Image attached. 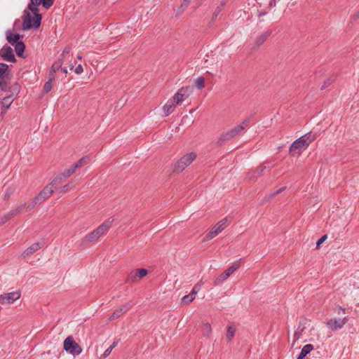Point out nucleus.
Segmentation results:
<instances>
[{
  "mask_svg": "<svg viewBox=\"0 0 359 359\" xmlns=\"http://www.w3.org/2000/svg\"><path fill=\"white\" fill-rule=\"evenodd\" d=\"M113 221L114 219L112 218L108 219L102 224H101L97 229L85 236L81 240V245H88L89 243L98 240L101 236L106 234L109 228L111 226Z\"/></svg>",
  "mask_w": 359,
  "mask_h": 359,
  "instance_id": "f257e3e1",
  "label": "nucleus"
},
{
  "mask_svg": "<svg viewBox=\"0 0 359 359\" xmlns=\"http://www.w3.org/2000/svg\"><path fill=\"white\" fill-rule=\"evenodd\" d=\"M250 124V118H248L243 121L239 125L236 126L231 130L223 133L217 142H215V144L217 147L222 146L226 142H228L231 140H232L233 137H235L236 135L241 133L246 128L249 126Z\"/></svg>",
  "mask_w": 359,
  "mask_h": 359,
  "instance_id": "f03ea898",
  "label": "nucleus"
},
{
  "mask_svg": "<svg viewBox=\"0 0 359 359\" xmlns=\"http://www.w3.org/2000/svg\"><path fill=\"white\" fill-rule=\"evenodd\" d=\"M63 348L65 351L73 355H79L82 352L81 347L74 341L72 336H69L65 339Z\"/></svg>",
  "mask_w": 359,
  "mask_h": 359,
  "instance_id": "7ed1b4c3",
  "label": "nucleus"
},
{
  "mask_svg": "<svg viewBox=\"0 0 359 359\" xmlns=\"http://www.w3.org/2000/svg\"><path fill=\"white\" fill-rule=\"evenodd\" d=\"M308 147L309 144L306 142V140H304V137L301 136L300 137L294 140L290 145L289 149V153L291 155H294L296 154L299 155Z\"/></svg>",
  "mask_w": 359,
  "mask_h": 359,
  "instance_id": "20e7f679",
  "label": "nucleus"
},
{
  "mask_svg": "<svg viewBox=\"0 0 359 359\" xmlns=\"http://www.w3.org/2000/svg\"><path fill=\"white\" fill-rule=\"evenodd\" d=\"M194 152H190L184 155L175 165V170L182 171L189 165L196 158Z\"/></svg>",
  "mask_w": 359,
  "mask_h": 359,
  "instance_id": "39448f33",
  "label": "nucleus"
},
{
  "mask_svg": "<svg viewBox=\"0 0 359 359\" xmlns=\"http://www.w3.org/2000/svg\"><path fill=\"white\" fill-rule=\"evenodd\" d=\"M227 226L226 219H223L218 222L212 229L205 235L204 241H209L217 236Z\"/></svg>",
  "mask_w": 359,
  "mask_h": 359,
  "instance_id": "423d86ee",
  "label": "nucleus"
},
{
  "mask_svg": "<svg viewBox=\"0 0 359 359\" xmlns=\"http://www.w3.org/2000/svg\"><path fill=\"white\" fill-rule=\"evenodd\" d=\"M22 27L23 30H29L31 29H37L40 26H37L35 24V17H32L30 13L27 10L23 11L22 15Z\"/></svg>",
  "mask_w": 359,
  "mask_h": 359,
  "instance_id": "0eeeda50",
  "label": "nucleus"
},
{
  "mask_svg": "<svg viewBox=\"0 0 359 359\" xmlns=\"http://www.w3.org/2000/svg\"><path fill=\"white\" fill-rule=\"evenodd\" d=\"M240 266L239 263H236L233 265L226 269L222 273H221L215 280L214 285L217 286L221 283L226 280L235 271H236Z\"/></svg>",
  "mask_w": 359,
  "mask_h": 359,
  "instance_id": "6e6552de",
  "label": "nucleus"
},
{
  "mask_svg": "<svg viewBox=\"0 0 359 359\" xmlns=\"http://www.w3.org/2000/svg\"><path fill=\"white\" fill-rule=\"evenodd\" d=\"M148 273L146 269H138L132 271L127 276L126 282L127 283H135L144 277Z\"/></svg>",
  "mask_w": 359,
  "mask_h": 359,
  "instance_id": "1a4fd4ad",
  "label": "nucleus"
},
{
  "mask_svg": "<svg viewBox=\"0 0 359 359\" xmlns=\"http://www.w3.org/2000/svg\"><path fill=\"white\" fill-rule=\"evenodd\" d=\"M348 321V318L346 316L339 319L332 318L327 322V327L332 331H337L341 330Z\"/></svg>",
  "mask_w": 359,
  "mask_h": 359,
  "instance_id": "9d476101",
  "label": "nucleus"
},
{
  "mask_svg": "<svg viewBox=\"0 0 359 359\" xmlns=\"http://www.w3.org/2000/svg\"><path fill=\"white\" fill-rule=\"evenodd\" d=\"M273 167V165L266 166L264 164H260L255 169L249 171L247 173L246 178L248 180L256 179L260 176H262L265 170H271Z\"/></svg>",
  "mask_w": 359,
  "mask_h": 359,
  "instance_id": "9b49d317",
  "label": "nucleus"
},
{
  "mask_svg": "<svg viewBox=\"0 0 359 359\" xmlns=\"http://www.w3.org/2000/svg\"><path fill=\"white\" fill-rule=\"evenodd\" d=\"M20 296L21 294L20 291L5 293L0 295V304H12L17 299H20Z\"/></svg>",
  "mask_w": 359,
  "mask_h": 359,
  "instance_id": "f8f14e48",
  "label": "nucleus"
},
{
  "mask_svg": "<svg viewBox=\"0 0 359 359\" xmlns=\"http://www.w3.org/2000/svg\"><path fill=\"white\" fill-rule=\"evenodd\" d=\"M0 57L8 62L16 61L12 48L8 45H4L0 50Z\"/></svg>",
  "mask_w": 359,
  "mask_h": 359,
  "instance_id": "ddd939ff",
  "label": "nucleus"
},
{
  "mask_svg": "<svg viewBox=\"0 0 359 359\" xmlns=\"http://www.w3.org/2000/svg\"><path fill=\"white\" fill-rule=\"evenodd\" d=\"M53 192L54 191L52 189V186L48 184L39 193L36 197L37 201H39V202L42 203L48 199L53 194Z\"/></svg>",
  "mask_w": 359,
  "mask_h": 359,
  "instance_id": "4468645a",
  "label": "nucleus"
},
{
  "mask_svg": "<svg viewBox=\"0 0 359 359\" xmlns=\"http://www.w3.org/2000/svg\"><path fill=\"white\" fill-rule=\"evenodd\" d=\"M133 306V304L132 302H128L127 304L123 305L121 307H120L118 309H116L113 313L109 317V320H114L116 318H119L121 316L123 313H126L128 311H129L132 306Z\"/></svg>",
  "mask_w": 359,
  "mask_h": 359,
  "instance_id": "2eb2a0df",
  "label": "nucleus"
},
{
  "mask_svg": "<svg viewBox=\"0 0 359 359\" xmlns=\"http://www.w3.org/2000/svg\"><path fill=\"white\" fill-rule=\"evenodd\" d=\"M39 6V4H29L27 6V11L30 13H32L34 15V17H35V24L37 26H40L42 20V15L39 13V8L37 6Z\"/></svg>",
  "mask_w": 359,
  "mask_h": 359,
  "instance_id": "dca6fc26",
  "label": "nucleus"
},
{
  "mask_svg": "<svg viewBox=\"0 0 359 359\" xmlns=\"http://www.w3.org/2000/svg\"><path fill=\"white\" fill-rule=\"evenodd\" d=\"M187 89L185 88H181L173 96L172 101L177 104H181L184 102L186 98L188 97L189 93H187Z\"/></svg>",
  "mask_w": 359,
  "mask_h": 359,
  "instance_id": "f3484780",
  "label": "nucleus"
},
{
  "mask_svg": "<svg viewBox=\"0 0 359 359\" xmlns=\"http://www.w3.org/2000/svg\"><path fill=\"white\" fill-rule=\"evenodd\" d=\"M228 1L229 0H218L217 5L212 13V16L211 19L212 22H214L215 21L217 16L219 15L222 10L224 8V6L226 5Z\"/></svg>",
  "mask_w": 359,
  "mask_h": 359,
  "instance_id": "a211bd4d",
  "label": "nucleus"
},
{
  "mask_svg": "<svg viewBox=\"0 0 359 359\" xmlns=\"http://www.w3.org/2000/svg\"><path fill=\"white\" fill-rule=\"evenodd\" d=\"M6 40L11 45H14L18 42H20V39L22 37L20 34H13L11 30H8L6 33Z\"/></svg>",
  "mask_w": 359,
  "mask_h": 359,
  "instance_id": "6ab92c4d",
  "label": "nucleus"
},
{
  "mask_svg": "<svg viewBox=\"0 0 359 359\" xmlns=\"http://www.w3.org/2000/svg\"><path fill=\"white\" fill-rule=\"evenodd\" d=\"M15 97L13 94H11L6 97H5L1 102L2 104V109H1V113L5 114L6 113L8 109L10 108L11 104L14 101Z\"/></svg>",
  "mask_w": 359,
  "mask_h": 359,
  "instance_id": "aec40b11",
  "label": "nucleus"
},
{
  "mask_svg": "<svg viewBox=\"0 0 359 359\" xmlns=\"http://www.w3.org/2000/svg\"><path fill=\"white\" fill-rule=\"evenodd\" d=\"M272 34V30H267L263 34H262L260 36H259L255 41V45L257 47H259L261 45H262L266 39L271 36Z\"/></svg>",
  "mask_w": 359,
  "mask_h": 359,
  "instance_id": "412c9836",
  "label": "nucleus"
},
{
  "mask_svg": "<svg viewBox=\"0 0 359 359\" xmlns=\"http://www.w3.org/2000/svg\"><path fill=\"white\" fill-rule=\"evenodd\" d=\"M163 109L165 113V116H167L174 111L175 109V103L172 100H169L163 106Z\"/></svg>",
  "mask_w": 359,
  "mask_h": 359,
  "instance_id": "4be33fe9",
  "label": "nucleus"
},
{
  "mask_svg": "<svg viewBox=\"0 0 359 359\" xmlns=\"http://www.w3.org/2000/svg\"><path fill=\"white\" fill-rule=\"evenodd\" d=\"M41 248V244L39 242L35 243L30 245L29 248H27L24 254L25 256H29L32 254H34L35 252L38 251Z\"/></svg>",
  "mask_w": 359,
  "mask_h": 359,
  "instance_id": "5701e85b",
  "label": "nucleus"
},
{
  "mask_svg": "<svg viewBox=\"0 0 359 359\" xmlns=\"http://www.w3.org/2000/svg\"><path fill=\"white\" fill-rule=\"evenodd\" d=\"M286 189L285 187H283L280 188L279 189L274 191L273 192H271L268 195L265 196L262 201V203L264 204V203H266L269 201L272 198L276 197L277 195L285 191Z\"/></svg>",
  "mask_w": 359,
  "mask_h": 359,
  "instance_id": "b1692460",
  "label": "nucleus"
},
{
  "mask_svg": "<svg viewBox=\"0 0 359 359\" xmlns=\"http://www.w3.org/2000/svg\"><path fill=\"white\" fill-rule=\"evenodd\" d=\"M313 349V346L312 344H306L303 346L299 355L297 356V359H303L308 354L311 353V351Z\"/></svg>",
  "mask_w": 359,
  "mask_h": 359,
  "instance_id": "393cba45",
  "label": "nucleus"
},
{
  "mask_svg": "<svg viewBox=\"0 0 359 359\" xmlns=\"http://www.w3.org/2000/svg\"><path fill=\"white\" fill-rule=\"evenodd\" d=\"M25 207V203L22 204L15 209L11 210L8 212V216L10 217L11 219L15 217V216L21 214Z\"/></svg>",
  "mask_w": 359,
  "mask_h": 359,
  "instance_id": "a878e982",
  "label": "nucleus"
},
{
  "mask_svg": "<svg viewBox=\"0 0 359 359\" xmlns=\"http://www.w3.org/2000/svg\"><path fill=\"white\" fill-rule=\"evenodd\" d=\"M13 46L15 47V50L16 52L17 55L19 57H23V53L25 49V43L21 41L20 42H18Z\"/></svg>",
  "mask_w": 359,
  "mask_h": 359,
  "instance_id": "bb28decb",
  "label": "nucleus"
},
{
  "mask_svg": "<svg viewBox=\"0 0 359 359\" xmlns=\"http://www.w3.org/2000/svg\"><path fill=\"white\" fill-rule=\"evenodd\" d=\"M201 331H202L203 335L204 337H208L212 332V328H211L210 324L209 323H204L202 325Z\"/></svg>",
  "mask_w": 359,
  "mask_h": 359,
  "instance_id": "cd10ccee",
  "label": "nucleus"
},
{
  "mask_svg": "<svg viewBox=\"0 0 359 359\" xmlns=\"http://www.w3.org/2000/svg\"><path fill=\"white\" fill-rule=\"evenodd\" d=\"M90 161V158L89 156H85L83 157H82L81 158H80L78 161H76L75 163V164L76 165L77 168L79 169L82 167H83L84 165H87L88 163H89Z\"/></svg>",
  "mask_w": 359,
  "mask_h": 359,
  "instance_id": "c85d7f7f",
  "label": "nucleus"
},
{
  "mask_svg": "<svg viewBox=\"0 0 359 359\" xmlns=\"http://www.w3.org/2000/svg\"><path fill=\"white\" fill-rule=\"evenodd\" d=\"M304 329V325L302 323H299L294 334V342L297 341L301 337Z\"/></svg>",
  "mask_w": 359,
  "mask_h": 359,
  "instance_id": "c756f323",
  "label": "nucleus"
},
{
  "mask_svg": "<svg viewBox=\"0 0 359 359\" xmlns=\"http://www.w3.org/2000/svg\"><path fill=\"white\" fill-rule=\"evenodd\" d=\"M304 137V140H306L308 144L309 145L312 142H313L318 137L316 133L313 132H309L302 135Z\"/></svg>",
  "mask_w": 359,
  "mask_h": 359,
  "instance_id": "7c9ffc66",
  "label": "nucleus"
},
{
  "mask_svg": "<svg viewBox=\"0 0 359 359\" xmlns=\"http://www.w3.org/2000/svg\"><path fill=\"white\" fill-rule=\"evenodd\" d=\"M235 332H236V328L234 326H233V325L228 326L227 330H226V335L227 341H229L233 339V337H234Z\"/></svg>",
  "mask_w": 359,
  "mask_h": 359,
  "instance_id": "2f4dec72",
  "label": "nucleus"
},
{
  "mask_svg": "<svg viewBox=\"0 0 359 359\" xmlns=\"http://www.w3.org/2000/svg\"><path fill=\"white\" fill-rule=\"evenodd\" d=\"M66 179L62 175L61 172H60L50 183L51 186H54L58 184H61L62 182H64Z\"/></svg>",
  "mask_w": 359,
  "mask_h": 359,
  "instance_id": "473e14b6",
  "label": "nucleus"
},
{
  "mask_svg": "<svg viewBox=\"0 0 359 359\" xmlns=\"http://www.w3.org/2000/svg\"><path fill=\"white\" fill-rule=\"evenodd\" d=\"M62 64H63L62 58H60L57 61H55L51 67L53 73H55L56 72L59 71L61 69Z\"/></svg>",
  "mask_w": 359,
  "mask_h": 359,
  "instance_id": "72a5a7b5",
  "label": "nucleus"
},
{
  "mask_svg": "<svg viewBox=\"0 0 359 359\" xmlns=\"http://www.w3.org/2000/svg\"><path fill=\"white\" fill-rule=\"evenodd\" d=\"M196 297V295L190 292L189 294L184 295L182 298V302L184 304L191 303Z\"/></svg>",
  "mask_w": 359,
  "mask_h": 359,
  "instance_id": "f704fd0d",
  "label": "nucleus"
},
{
  "mask_svg": "<svg viewBox=\"0 0 359 359\" xmlns=\"http://www.w3.org/2000/svg\"><path fill=\"white\" fill-rule=\"evenodd\" d=\"M52 88H53L52 78H50L48 79V81L45 83V84L43 86V91L47 93L51 90Z\"/></svg>",
  "mask_w": 359,
  "mask_h": 359,
  "instance_id": "c9c22d12",
  "label": "nucleus"
},
{
  "mask_svg": "<svg viewBox=\"0 0 359 359\" xmlns=\"http://www.w3.org/2000/svg\"><path fill=\"white\" fill-rule=\"evenodd\" d=\"M205 79L203 76H199L196 79L195 83L198 89H202L204 87Z\"/></svg>",
  "mask_w": 359,
  "mask_h": 359,
  "instance_id": "e433bc0d",
  "label": "nucleus"
},
{
  "mask_svg": "<svg viewBox=\"0 0 359 359\" xmlns=\"http://www.w3.org/2000/svg\"><path fill=\"white\" fill-rule=\"evenodd\" d=\"M203 283L202 281V280H201L198 283H196L194 287L192 288L191 292L192 294H194V295H196L198 292L201 290L202 285H203Z\"/></svg>",
  "mask_w": 359,
  "mask_h": 359,
  "instance_id": "4c0bfd02",
  "label": "nucleus"
},
{
  "mask_svg": "<svg viewBox=\"0 0 359 359\" xmlns=\"http://www.w3.org/2000/svg\"><path fill=\"white\" fill-rule=\"evenodd\" d=\"M8 81L5 79H1L0 81V88L3 91H7L8 89Z\"/></svg>",
  "mask_w": 359,
  "mask_h": 359,
  "instance_id": "58836bf2",
  "label": "nucleus"
},
{
  "mask_svg": "<svg viewBox=\"0 0 359 359\" xmlns=\"http://www.w3.org/2000/svg\"><path fill=\"white\" fill-rule=\"evenodd\" d=\"M74 187V184L72 182H69L60 188V191L65 193V192L68 191L69 189H72Z\"/></svg>",
  "mask_w": 359,
  "mask_h": 359,
  "instance_id": "ea45409f",
  "label": "nucleus"
},
{
  "mask_svg": "<svg viewBox=\"0 0 359 359\" xmlns=\"http://www.w3.org/2000/svg\"><path fill=\"white\" fill-rule=\"evenodd\" d=\"M53 3L54 0H42L41 4H42L45 8L48 9L53 5Z\"/></svg>",
  "mask_w": 359,
  "mask_h": 359,
  "instance_id": "a19ab883",
  "label": "nucleus"
},
{
  "mask_svg": "<svg viewBox=\"0 0 359 359\" xmlns=\"http://www.w3.org/2000/svg\"><path fill=\"white\" fill-rule=\"evenodd\" d=\"M37 204H41V203L39 202V201H37L36 197H35L34 198L32 199L31 203L27 205V210H32Z\"/></svg>",
  "mask_w": 359,
  "mask_h": 359,
  "instance_id": "79ce46f5",
  "label": "nucleus"
},
{
  "mask_svg": "<svg viewBox=\"0 0 359 359\" xmlns=\"http://www.w3.org/2000/svg\"><path fill=\"white\" fill-rule=\"evenodd\" d=\"M8 66L5 63H0V78H1L8 70Z\"/></svg>",
  "mask_w": 359,
  "mask_h": 359,
  "instance_id": "37998d69",
  "label": "nucleus"
},
{
  "mask_svg": "<svg viewBox=\"0 0 359 359\" xmlns=\"http://www.w3.org/2000/svg\"><path fill=\"white\" fill-rule=\"evenodd\" d=\"M334 79L329 78L328 79H327L326 81H324V83L322 85L320 89L321 90H324V89L327 88V87H329L334 82Z\"/></svg>",
  "mask_w": 359,
  "mask_h": 359,
  "instance_id": "c03bdc74",
  "label": "nucleus"
},
{
  "mask_svg": "<svg viewBox=\"0 0 359 359\" xmlns=\"http://www.w3.org/2000/svg\"><path fill=\"white\" fill-rule=\"evenodd\" d=\"M11 220L10 217L8 216V212L3 216L0 217V226L3 225L8 221Z\"/></svg>",
  "mask_w": 359,
  "mask_h": 359,
  "instance_id": "a18cd8bd",
  "label": "nucleus"
},
{
  "mask_svg": "<svg viewBox=\"0 0 359 359\" xmlns=\"http://www.w3.org/2000/svg\"><path fill=\"white\" fill-rule=\"evenodd\" d=\"M112 350H113V349L109 346V348H107L104 351V353L100 356V359H104V358H105L108 357V356L110 355V353H111V352L112 351Z\"/></svg>",
  "mask_w": 359,
  "mask_h": 359,
  "instance_id": "49530a36",
  "label": "nucleus"
},
{
  "mask_svg": "<svg viewBox=\"0 0 359 359\" xmlns=\"http://www.w3.org/2000/svg\"><path fill=\"white\" fill-rule=\"evenodd\" d=\"M327 236L325 234V235H323L321 238H320L317 242H316V248H319L321 244H323L325 241L327 239Z\"/></svg>",
  "mask_w": 359,
  "mask_h": 359,
  "instance_id": "de8ad7c7",
  "label": "nucleus"
},
{
  "mask_svg": "<svg viewBox=\"0 0 359 359\" xmlns=\"http://www.w3.org/2000/svg\"><path fill=\"white\" fill-rule=\"evenodd\" d=\"M79 168H77L76 165L74 163L69 168V171L71 175H73Z\"/></svg>",
  "mask_w": 359,
  "mask_h": 359,
  "instance_id": "09e8293b",
  "label": "nucleus"
},
{
  "mask_svg": "<svg viewBox=\"0 0 359 359\" xmlns=\"http://www.w3.org/2000/svg\"><path fill=\"white\" fill-rule=\"evenodd\" d=\"M79 168H77L76 165L74 163L69 168V171L71 175H73Z\"/></svg>",
  "mask_w": 359,
  "mask_h": 359,
  "instance_id": "8fccbe9b",
  "label": "nucleus"
},
{
  "mask_svg": "<svg viewBox=\"0 0 359 359\" xmlns=\"http://www.w3.org/2000/svg\"><path fill=\"white\" fill-rule=\"evenodd\" d=\"M79 168H77L76 165L74 163L69 168V171L71 175H73Z\"/></svg>",
  "mask_w": 359,
  "mask_h": 359,
  "instance_id": "3c124183",
  "label": "nucleus"
},
{
  "mask_svg": "<svg viewBox=\"0 0 359 359\" xmlns=\"http://www.w3.org/2000/svg\"><path fill=\"white\" fill-rule=\"evenodd\" d=\"M69 52H70V48H65L63 50V51H62V54H61V55H60V56H61V57H62V58L63 59V58H65V57L66 55H68V54L69 53Z\"/></svg>",
  "mask_w": 359,
  "mask_h": 359,
  "instance_id": "603ef678",
  "label": "nucleus"
},
{
  "mask_svg": "<svg viewBox=\"0 0 359 359\" xmlns=\"http://www.w3.org/2000/svg\"><path fill=\"white\" fill-rule=\"evenodd\" d=\"M75 72L77 74H81L83 72V67L81 65H79L76 69H75Z\"/></svg>",
  "mask_w": 359,
  "mask_h": 359,
  "instance_id": "864d4df0",
  "label": "nucleus"
},
{
  "mask_svg": "<svg viewBox=\"0 0 359 359\" xmlns=\"http://www.w3.org/2000/svg\"><path fill=\"white\" fill-rule=\"evenodd\" d=\"M345 311L346 309L343 307H341V306H337L336 308H335V311L338 313V314H340L341 312H343V313H345Z\"/></svg>",
  "mask_w": 359,
  "mask_h": 359,
  "instance_id": "5fc2aeb1",
  "label": "nucleus"
},
{
  "mask_svg": "<svg viewBox=\"0 0 359 359\" xmlns=\"http://www.w3.org/2000/svg\"><path fill=\"white\" fill-rule=\"evenodd\" d=\"M61 173L62 174V175L65 177V179L68 178L69 177H70L72 175L68 169L65 170L63 172H61Z\"/></svg>",
  "mask_w": 359,
  "mask_h": 359,
  "instance_id": "6e6d98bb",
  "label": "nucleus"
},
{
  "mask_svg": "<svg viewBox=\"0 0 359 359\" xmlns=\"http://www.w3.org/2000/svg\"><path fill=\"white\" fill-rule=\"evenodd\" d=\"M191 2V0H183L181 6L182 8H187Z\"/></svg>",
  "mask_w": 359,
  "mask_h": 359,
  "instance_id": "4d7b16f0",
  "label": "nucleus"
},
{
  "mask_svg": "<svg viewBox=\"0 0 359 359\" xmlns=\"http://www.w3.org/2000/svg\"><path fill=\"white\" fill-rule=\"evenodd\" d=\"M41 1L42 0H30V2L29 4L40 5Z\"/></svg>",
  "mask_w": 359,
  "mask_h": 359,
  "instance_id": "13d9d810",
  "label": "nucleus"
},
{
  "mask_svg": "<svg viewBox=\"0 0 359 359\" xmlns=\"http://www.w3.org/2000/svg\"><path fill=\"white\" fill-rule=\"evenodd\" d=\"M266 12L265 11H258V17L261 18L266 15Z\"/></svg>",
  "mask_w": 359,
  "mask_h": 359,
  "instance_id": "bf43d9fd",
  "label": "nucleus"
},
{
  "mask_svg": "<svg viewBox=\"0 0 359 359\" xmlns=\"http://www.w3.org/2000/svg\"><path fill=\"white\" fill-rule=\"evenodd\" d=\"M13 90L14 91H18V93L19 92L20 90V87H19V85L16 83H15V85L13 86Z\"/></svg>",
  "mask_w": 359,
  "mask_h": 359,
  "instance_id": "052dcab7",
  "label": "nucleus"
},
{
  "mask_svg": "<svg viewBox=\"0 0 359 359\" xmlns=\"http://www.w3.org/2000/svg\"><path fill=\"white\" fill-rule=\"evenodd\" d=\"M276 2L277 1H275L273 0H271L270 3H269V6L270 7H275L276 5Z\"/></svg>",
  "mask_w": 359,
  "mask_h": 359,
  "instance_id": "680f3d73",
  "label": "nucleus"
},
{
  "mask_svg": "<svg viewBox=\"0 0 359 359\" xmlns=\"http://www.w3.org/2000/svg\"><path fill=\"white\" fill-rule=\"evenodd\" d=\"M118 343V340H116V341H114V342H113V344L110 346V347H111L112 349H114V348L117 346Z\"/></svg>",
  "mask_w": 359,
  "mask_h": 359,
  "instance_id": "e2e57ef3",
  "label": "nucleus"
},
{
  "mask_svg": "<svg viewBox=\"0 0 359 359\" xmlns=\"http://www.w3.org/2000/svg\"><path fill=\"white\" fill-rule=\"evenodd\" d=\"M359 18V11L353 15V19L357 20Z\"/></svg>",
  "mask_w": 359,
  "mask_h": 359,
  "instance_id": "0e129e2a",
  "label": "nucleus"
},
{
  "mask_svg": "<svg viewBox=\"0 0 359 359\" xmlns=\"http://www.w3.org/2000/svg\"><path fill=\"white\" fill-rule=\"evenodd\" d=\"M9 197H10V194H9L8 193H6V194H5V196H4V199H5V200H7V199H8V198H9Z\"/></svg>",
  "mask_w": 359,
  "mask_h": 359,
  "instance_id": "69168bd1",
  "label": "nucleus"
},
{
  "mask_svg": "<svg viewBox=\"0 0 359 359\" xmlns=\"http://www.w3.org/2000/svg\"><path fill=\"white\" fill-rule=\"evenodd\" d=\"M62 70V72L65 74H67V69L66 68H62L60 69Z\"/></svg>",
  "mask_w": 359,
  "mask_h": 359,
  "instance_id": "338daca9",
  "label": "nucleus"
},
{
  "mask_svg": "<svg viewBox=\"0 0 359 359\" xmlns=\"http://www.w3.org/2000/svg\"><path fill=\"white\" fill-rule=\"evenodd\" d=\"M78 57V59H79V60H81V56H80V55H78V57Z\"/></svg>",
  "mask_w": 359,
  "mask_h": 359,
  "instance_id": "774afa93",
  "label": "nucleus"
}]
</instances>
